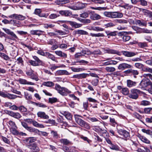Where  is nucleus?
<instances>
[{"label": "nucleus", "mask_w": 152, "mask_h": 152, "mask_svg": "<svg viewBox=\"0 0 152 152\" xmlns=\"http://www.w3.org/2000/svg\"><path fill=\"white\" fill-rule=\"evenodd\" d=\"M74 116L76 122L80 126L87 129H89L90 128V127L88 124L79 117H82L76 114Z\"/></svg>", "instance_id": "obj_1"}, {"label": "nucleus", "mask_w": 152, "mask_h": 152, "mask_svg": "<svg viewBox=\"0 0 152 152\" xmlns=\"http://www.w3.org/2000/svg\"><path fill=\"white\" fill-rule=\"evenodd\" d=\"M55 89L60 94L63 96H66L68 94L71 93V91L67 89L64 87H61L58 84H56Z\"/></svg>", "instance_id": "obj_2"}, {"label": "nucleus", "mask_w": 152, "mask_h": 152, "mask_svg": "<svg viewBox=\"0 0 152 152\" xmlns=\"http://www.w3.org/2000/svg\"><path fill=\"white\" fill-rule=\"evenodd\" d=\"M33 58L34 60H30L28 61V62L31 65L34 66H43L44 65V63L37 56H33Z\"/></svg>", "instance_id": "obj_3"}, {"label": "nucleus", "mask_w": 152, "mask_h": 152, "mask_svg": "<svg viewBox=\"0 0 152 152\" xmlns=\"http://www.w3.org/2000/svg\"><path fill=\"white\" fill-rule=\"evenodd\" d=\"M140 92L141 91L139 90L135 89H132L129 94V97L130 98L136 99L138 98Z\"/></svg>", "instance_id": "obj_4"}, {"label": "nucleus", "mask_w": 152, "mask_h": 152, "mask_svg": "<svg viewBox=\"0 0 152 152\" xmlns=\"http://www.w3.org/2000/svg\"><path fill=\"white\" fill-rule=\"evenodd\" d=\"M151 82L148 78H143L139 84V87L141 88H145L149 86Z\"/></svg>", "instance_id": "obj_5"}, {"label": "nucleus", "mask_w": 152, "mask_h": 152, "mask_svg": "<svg viewBox=\"0 0 152 152\" xmlns=\"http://www.w3.org/2000/svg\"><path fill=\"white\" fill-rule=\"evenodd\" d=\"M36 140L34 137H30L24 140V142L28 147L35 143L34 142Z\"/></svg>", "instance_id": "obj_6"}, {"label": "nucleus", "mask_w": 152, "mask_h": 152, "mask_svg": "<svg viewBox=\"0 0 152 152\" xmlns=\"http://www.w3.org/2000/svg\"><path fill=\"white\" fill-rule=\"evenodd\" d=\"M8 17L11 18H15L19 20H24L26 18V17L20 15L13 14L9 15Z\"/></svg>", "instance_id": "obj_7"}, {"label": "nucleus", "mask_w": 152, "mask_h": 152, "mask_svg": "<svg viewBox=\"0 0 152 152\" xmlns=\"http://www.w3.org/2000/svg\"><path fill=\"white\" fill-rule=\"evenodd\" d=\"M38 117L44 119H48L49 116L46 114L45 112L42 111H39L37 113Z\"/></svg>", "instance_id": "obj_8"}, {"label": "nucleus", "mask_w": 152, "mask_h": 152, "mask_svg": "<svg viewBox=\"0 0 152 152\" xmlns=\"http://www.w3.org/2000/svg\"><path fill=\"white\" fill-rule=\"evenodd\" d=\"M123 15L122 13L117 12H111L110 18H121L123 17Z\"/></svg>", "instance_id": "obj_9"}, {"label": "nucleus", "mask_w": 152, "mask_h": 152, "mask_svg": "<svg viewBox=\"0 0 152 152\" xmlns=\"http://www.w3.org/2000/svg\"><path fill=\"white\" fill-rule=\"evenodd\" d=\"M8 114L15 118L19 119L22 116L20 114L18 113H15L12 111H8Z\"/></svg>", "instance_id": "obj_10"}, {"label": "nucleus", "mask_w": 152, "mask_h": 152, "mask_svg": "<svg viewBox=\"0 0 152 152\" xmlns=\"http://www.w3.org/2000/svg\"><path fill=\"white\" fill-rule=\"evenodd\" d=\"M18 81L20 84L23 85H34L35 84L34 83L28 81L26 79L22 78H19Z\"/></svg>", "instance_id": "obj_11"}, {"label": "nucleus", "mask_w": 152, "mask_h": 152, "mask_svg": "<svg viewBox=\"0 0 152 152\" xmlns=\"http://www.w3.org/2000/svg\"><path fill=\"white\" fill-rule=\"evenodd\" d=\"M3 97H7L9 99H15L17 97L21 98V97L19 96H17L16 95L11 94L9 93L5 94L4 92V93Z\"/></svg>", "instance_id": "obj_12"}, {"label": "nucleus", "mask_w": 152, "mask_h": 152, "mask_svg": "<svg viewBox=\"0 0 152 152\" xmlns=\"http://www.w3.org/2000/svg\"><path fill=\"white\" fill-rule=\"evenodd\" d=\"M132 66L129 64L126 63H122L120 64L118 66V69L120 70H124L127 68H130Z\"/></svg>", "instance_id": "obj_13"}, {"label": "nucleus", "mask_w": 152, "mask_h": 152, "mask_svg": "<svg viewBox=\"0 0 152 152\" xmlns=\"http://www.w3.org/2000/svg\"><path fill=\"white\" fill-rule=\"evenodd\" d=\"M4 49V47L3 45L0 43V56L4 59H7L9 58V56L1 52Z\"/></svg>", "instance_id": "obj_14"}, {"label": "nucleus", "mask_w": 152, "mask_h": 152, "mask_svg": "<svg viewBox=\"0 0 152 152\" xmlns=\"http://www.w3.org/2000/svg\"><path fill=\"white\" fill-rule=\"evenodd\" d=\"M11 24L18 27H22L23 26V24L20 21L15 20H11Z\"/></svg>", "instance_id": "obj_15"}, {"label": "nucleus", "mask_w": 152, "mask_h": 152, "mask_svg": "<svg viewBox=\"0 0 152 152\" xmlns=\"http://www.w3.org/2000/svg\"><path fill=\"white\" fill-rule=\"evenodd\" d=\"M91 13L90 18L93 20H97L101 18V16L94 12H91Z\"/></svg>", "instance_id": "obj_16"}, {"label": "nucleus", "mask_w": 152, "mask_h": 152, "mask_svg": "<svg viewBox=\"0 0 152 152\" xmlns=\"http://www.w3.org/2000/svg\"><path fill=\"white\" fill-rule=\"evenodd\" d=\"M121 53H122L125 56L127 57H131L136 55L135 53L131 52L122 51Z\"/></svg>", "instance_id": "obj_17"}, {"label": "nucleus", "mask_w": 152, "mask_h": 152, "mask_svg": "<svg viewBox=\"0 0 152 152\" xmlns=\"http://www.w3.org/2000/svg\"><path fill=\"white\" fill-rule=\"evenodd\" d=\"M28 148L30 149L33 152H39V148L35 143L31 145Z\"/></svg>", "instance_id": "obj_18"}, {"label": "nucleus", "mask_w": 152, "mask_h": 152, "mask_svg": "<svg viewBox=\"0 0 152 152\" xmlns=\"http://www.w3.org/2000/svg\"><path fill=\"white\" fill-rule=\"evenodd\" d=\"M119 134L123 135L125 137L127 138L128 137L129 134V133L126 130L123 129H120L118 131Z\"/></svg>", "instance_id": "obj_19"}, {"label": "nucleus", "mask_w": 152, "mask_h": 152, "mask_svg": "<svg viewBox=\"0 0 152 152\" xmlns=\"http://www.w3.org/2000/svg\"><path fill=\"white\" fill-rule=\"evenodd\" d=\"M55 53L57 56L64 58H66L67 55L60 50H57L55 51Z\"/></svg>", "instance_id": "obj_20"}, {"label": "nucleus", "mask_w": 152, "mask_h": 152, "mask_svg": "<svg viewBox=\"0 0 152 152\" xmlns=\"http://www.w3.org/2000/svg\"><path fill=\"white\" fill-rule=\"evenodd\" d=\"M107 53L109 54H117L118 56H121V53L118 50L113 49H108L106 50Z\"/></svg>", "instance_id": "obj_21"}, {"label": "nucleus", "mask_w": 152, "mask_h": 152, "mask_svg": "<svg viewBox=\"0 0 152 152\" xmlns=\"http://www.w3.org/2000/svg\"><path fill=\"white\" fill-rule=\"evenodd\" d=\"M61 113L65 116V117L69 120H71L72 118V115L70 113L66 111H62Z\"/></svg>", "instance_id": "obj_22"}, {"label": "nucleus", "mask_w": 152, "mask_h": 152, "mask_svg": "<svg viewBox=\"0 0 152 152\" xmlns=\"http://www.w3.org/2000/svg\"><path fill=\"white\" fill-rule=\"evenodd\" d=\"M45 56L48 58L51 59L53 61H54L56 62H58V61L55 56L49 53L48 52H46V55Z\"/></svg>", "instance_id": "obj_23"}, {"label": "nucleus", "mask_w": 152, "mask_h": 152, "mask_svg": "<svg viewBox=\"0 0 152 152\" xmlns=\"http://www.w3.org/2000/svg\"><path fill=\"white\" fill-rule=\"evenodd\" d=\"M69 1V0H56L55 1V3L57 5H61L67 3Z\"/></svg>", "instance_id": "obj_24"}, {"label": "nucleus", "mask_w": 152, "mask_h": 152, "mask_svg": "<svg viewBox=\"0 0 152 152\" xmlns=\"http://www.w3.org/2000/svg\"><path fill=\"white\" fill-rule=\"evenodd\" d=\"M69 23L72 27L75 28L80 27L82 26V25L81 24L77 23L73 21H69Z\"/></svg>", "instance_id": "obj_25"}, {"label": "nucleus", "mask_w": 152, "mask_h": 152, "mask_svg": "<svg viewBox=\"0 0 152 152\" xmlns=\"http://www.w3.org/2000/svg\"><path fill=\"white\" fill-rule=\"evenodd\" d=\"M42 32V31L40 30H31L30 33L33 35H37L39 36L41 35V33Z\"/></svg>", "instance_id": "obj_26"}, {"label": "nucleus", "mask_w": 152, "mask_h": 152, "mask_svg": "<svg viewBox=\"0 0 152 152\" xmlns=\"http://www.w3.org/2000/svg\"><path fill=\"white\" fill-rule=\"evenodd\" d=\"M136 84V82L130 80H127V86L129 88L135 86Z\"/></svg>", "instance_id": "obj_27"}, {"label": "nucleus", "mask_w": 152, "mask_h": 152, "mask_svg": "<svg viewBox=\"0 0 152 152\" xmlns=\"http://www.w3.org/2000/svg\"><path fill=\"white\" fill-rule=\"evenodd\" d=\"M136 24L140 26H146L147 24L146 22V21H144L142 20V21L140 20H136Z\"/></svg>", "instance_id": "obj_28"}, {"label": "nucleus", "mask_w": 152, "mask_h": 152, "mask_svg": "<svg viewBox=\"0 0 152 152\" xmlns=\"http://www.w3.org/2000/svg\"><path fill=\"white\" fill-rule=\"evenodd\" d=\"M57 73L59 75H69L70 73L66 70H59L57 71Z\"/></svg>", "instance_id": "obj_29"}, {"label": "nucleus", "mask_w": 152, "mask_h": 152, "mask_svg": "<svg viewBox=\"0 0 152 152\" xmlns=\"http://www.w3.org/2000/svg\"><path fill=\"white\" fill-rule=\"evenodd\" d=\"M33 125L36 127H39L40 128H43L44 126L42 124H40L38 123L37 121L34 120H33L32 123Z\"/></svg>", "instance_id": "obj_30"}, {"label": "nucleus", "mask_w": 152, "mask_h": 152, "mask_svg": "<svg viewBox=\"0 0 152 152\" xmlns=\"http://www.w3.org/2000/svg\"><path fill=\"white\" fill-rule=\"evenodd\" d=\"M42 85L48 87H51L54 86V84L51 81L44 82Z\"/></svg>", "instance_id": "obj_31"}, {"label": "nucleus", "mask_w": 152, "mask_h": 152, "mask_svg": "<svg viewBox=\"0 0 152 152\" xmlns=\"http://www.w3.org/2000/svg\"><path fill=\"white\" fill-rule=\"evenodd\" d=\"M61 142L64 145H67L71 144V142L66 139H62L60 140Z\"/></svg>", "instance_id": "obj_32"}, {"label": "nucleus", "mask_w": 152, "mask_h": 152, "mask_svg": "<svg viewBox=\"0 0 152 152\" xmlns=\"http://www.w3.org/2000/svg\"><path fill=\"white\" fill-rule=\"evenodd\" d=\"M55 26V25L52 23H45L43 25V27L46 29L51 28Z\"/></svg>", "instance_id": "obj_33"}, {"label": "nucleus", "mask_w": 152, "mask_h": 152, "mask_svg": "<svg viewBox=\"0 0 152 152\" xmlns=\"http://www.w3.org/2000/svg\"><path fill=\"white\" fill-rule=\"evenodd\" d=\"M115 22L121 24H126L128 23V20L124 19H116L115 20Z\"/></svg>", "instance_id": "obj_34"}, {"label": "nucleus", "mask_w": 152, "mask_h": 152, "mask_svg": "<svg viewBox=\"0 0 152 152\" xmlns=\"http://www.w3.org/2000/svg\"><path fill=\"white\" fill-rule=\"evenodd\" d=\"M16 62H17V64L20 65L22 66H23L24 65V61L23 58L21 57H19L17 58Z\"/></svg>", "instance_id": "obj_35"}, {"label": "nucleus", "mask_w": 152, "mask_h": 152, "mask_svg": "<svg viewBox=\"0 0 152 152\" xmlns=\"http://www.w3.org/2000/svg\"><path fill=\"white\" fill-rule=\"evenodd\" d=\"M17 127H12L10 129V132L14 135H17L19 134V132L17 130Z\"/></svg>", "instance_id": "obj_36"}, {"label": "nucleus", "mask_w": 152, "mask_h": 152, "mask_svg": "<svg viewBox=\"0 0 152 152\" xmlns=\"http://www.w3.org/2000/svg\"><path fill=\"white\" fill-rule=\"evenodd\" d=\"M121 92L123 94L125 95H129V89L127 88H122Z\"/></svg>", "instance_id": "obj_37"}, {"label": "nucleus", "mask_w": 152, "mask_h": 152, "mask_svg": "<svg viewBox=\"0 0 152 152\" xmlns=\"http://www.w3.org/2000/svg\"><path fill=\"white\" fill-rule=\"evenodd\" d=\"M142 70L144 72H148L152 74V68L148 67H145L144 65Z\"/></svg>", "instance_id": "obj_38"}, {"label": "nucleus", "mask_w": 152, "mask_h": 152, "mask_svg": "<svg viewBox=\"0 0 152 152\" xmlns=\"http://www.w3.org/2000/svg\"><path fill=\"white\" fill-rule=\"evenodd\" d=\"M120 6L127 10H130L133 7L132 5H130L127 4H125L124 5Z\"/></svg>", "instance_id": "obj_39"}, {"label": "nucleus", "mask_w": 152, "mask_h": 152, "mask_svg": "<svg viewBox=\"0 0 152 152\" xmlns=\"http://www.w3.org/2000/svg\"><path fill=\"white\" fill-rule=\"evenodd\" d=\"M33 104H34V105H35L39 107H41L42 108H45L47 107V106L45 104L42 103H37L35 102H33Z\"/></svg>", "instance_id": "obj_40"}, {"label": "nucleus", "mask_w": 152, "mask_h": 152, "mask_svg": "<svg viewBox=\"0 0 152 152\" xmlns=\"http://www.w3.org/2000/svg\"><path fill=\"white\" fill-rule=\"evenodd\" d=\"M110 148L112 150L118 151L119 150V147L117 145H114L113 143L110 145Z\"/></svg>", "instance_id": "obj_41"}, {"label": "nucleus", "mask_w": 152, "mask_h": 152, "mask_svg": "<svg viewBox=\"0 0 152 152\" xmlns=\"http://www.w3.org/2000/svg\"><path fill=\"white\" fill-rule=\"evenodd\" d=\"M76 33L77 34L81 35H87L88 34V33L87 31L81 30L76 31Z\"/></svg>", "instance_id": "obj_42"}, {"label": "nucleus", "mask_w": 152, "mask_h": 152, "mask_svg": "<svg viewBox=\"0 0 152 152\" xmlns=\"http://www.w3.org/2000/svg\"><path fill=\"white\" fill-rule=\"evenodd\" d=\"M105 70L108 72H114L115 70V69L113 67H106Z\"/></svg>", "instance_id": "obj_43"}, {"label": "nucleus", "mask_w": 152, "mask_h": 152, "mask_svg": "<svg viewBox=\"0 0 152 152\" xmlns=\"http://www.w3.org/2000/svg\"><path fill=\"white\" fill-rule=\"evenodd\" d=\"M9 127L10 128L16 127V124L14 122L11 121H10L8 122Z\"/></svg>", "instance_id": "obj_44"}, {"label": "nucleus", "mask_w": 152, "mask_h": 152, "mask_svg": "<svg viewBox=\"0 0 152 152\" xmlns=\"http://www.w3.org/2000/svg\"><path fill=\"white\" fill-rule=\"evenodd\" d=\"M71 69L72 71L75 72L82 71L84 70V69L81 68H74L73 67H71Z\"/></svg>", "instance_id": "obj_45"}, {"label": "nucleus", "mask_w": 152, "mask_h": 152, "mask_svg": "<svg viewBox=\"0 0 152 152\" xmlns=\"http://www.w3.org/2000/svg\"><path fill=\"white\" fill-rule=\"evenodd\" d=\"M139 46L142 48H145L148 47L147 43L146 42H140L138 44Z\"/></svg>", "instance_id": "obj_46"}, {"label": "nucleus", "mask_w": 152, "mask_h": 152, "mask_svg": "<svg viewBox=\"0 0 152 152\" xmlns=\"http://www.w3.org/2000/svg\"><path fill=\"white\" fill-rule=\"evenodd\" d=\"M90 36L92 37H104V35L103 34L99 33L98 34L90 33Z\"/></svg>", "instance_id": "obj_47"}, {"label": "nucleus", "mask_w": 152, "mask_h": 152, "mask_svg": "<svg viewBox=\"0 0 152 152\" xmlns=\"http://www.w3.org/2000/svg\"><path fill=\"white\" fill-rule=\"evenodd\" d=\"M140 139L142 141L146 143L149 144L150 143V141L144 136H141Z\"/></svg>", "instance_id": "obj_48"}, {"label": "nucleus", "mask_w": 152, "mask_h": 152, "mask_svg": "<svg viewBox=\"0 0 152 152\" xmlns=\"http://www.w3.org/2000/svg\"><path fill=\"white\" fill-rule=\"evenodd\" d=\"M105 33L107 36H113L116 35V31H115L110 32L109 31H106Z\"/></svg>", "instance_id": "obj_49"}, {"label": "nucleus", "mask_w": 152, "mask_h": 152, "mask_svg": "<svg viewBox=\"0 0 152 152\" xmlns=\"http://www.w3.org/2000/svg\"><path fill=\"white\" fill-rule=\"evenodd\" d=\"M79 74V79L85 78L87 76H89V75L87 73H83Z\"/></svg>", "instance_id": "obj_50"}, {"label": "nucleus", "mask_w": 152, "mask_h": 152, "mask_svg": "<svg viewBox=\"0 0 152 152\" xmlns=\"http://www.w3.org/2000/svg\"><path fill=\"white\" fill-rule=\"evenodd\" d=\"M134 66L136 68L140 69L142 70L144 65L141 63H137L135 64Z\"/></svg>", "instance_id": "obj_51"}, {"label": "nucleus", "mask_w": 152, "mask_h": 152, "mask_svg": "<svg viewBox=\"0 0 152 152\" xmlns=\"http://www.w3.org/2000/svg\"><path fill=\"white\" fill-rule=\"evenodd\" d=\"M144 148L145 150H144L141 149L140 148H138L137 150V151L138 152H149L150 150L147 147H144Z\"/></svg>", "instance_id": "obj_52"}, {"label": "nucleus", "mask_w": 152, "mask_h": 152, "mask_svg": "<svg viewBox=\"0 0 152 152\" xmlns=\"http://www.w3.org/2000/svg\"><path fill=\"white\" fill-rule=\"evenodd\" d=\"M51 133L53 137L55 138H58V135L56 131H52L51 132Z\"/></svg>", "instance_id": "obj_53"}, {"label": "nucleus", "mask_w": 152, "mask_h": 152, "mask_svg": "<svg viewBox=\"0 0 152 152\" xmlns=\"http://www.w3.org/2000/svg\"><path fill=\"white\" fill-rule=\"evenodd\" d=\"M26 129L31 132H36V130L35 129L30 126H28Z\"/></svg>", "instance_id": "obj_54"}, {"label": "nucleus", "mask_w": 152, "mask_h": 152, "mask_svg": "<svg viewBox=\"0 0 152 152\" xmlns=\"http://www.w3.org/2000/svg\"><path fill=\"white\" fill-rule=\"evenodd\" d=\"M1 139L3 142L5 143L9 144L10 143V141L5 137L1 136Z\"/></svg>", "instance_id": "obj_55"}, {"label": "nucleus", "mask_w": 152, "mask_h": 152, "mask_svg": "<svg viewBox=\"0 0 152 152\" xmlns=\"http://www.w3.org/2000/svg\"><path fill=\"white\" fill-rule=\"evenodd\" d=\"M80 137L84 140L87 141L88 143H90L91 142V141L87 137H84L83 136L81 135L80 136Z\"/></svg>", "instance_id": "obj_56"}, {"label": "nucleus", "mask_w": 152, "mask_h": 152, "mask_svg": "<svg viewBox=\"0 0 152 152\" xmlns=\"http://www.w3.org/2000/svg\"><path fill=\"white\" fill-rule=\"evenodd\" d=\"M142 131L146 134L152 135V132L150 130H146L145 129H142Z\"/></svg>", "instance_id": "obj_57"}, {"label": "nucleus", "mask_w": 152, "mask_h": 152, "mask_svg": "<svg viewBox=\"0 0 152 152\" xmlns=\"http://www.w3.org/2000/svg\"><path fill=\"white\" fill-rule=\"evenodd\" d=\"M91 1L95 4H102L104 3L103 0H91Z\"/></svg>", "instance_id": "obj_58"}, {"label": "nucleus", "mask_w": 152, "mask_h": 152, "mask_svg": "<svg viewBox=\"0 0 152 152\" xmlns=\"http://www.w3.org/2000/svg\"><path fill=\"white\" fill-rule=\"evenodd\" d=\"M130 39V37L129 36H124L122 37L123 40L124 42L128 41Z\"/></svg>", "instance_id": "obj_59"}, {"label": "nucleus", "mask_w": 152, "mask_h": 152, "mask_svg": "<svg viewBox=\"0 0 152 152\" xmlns=\"http://www.w3.org/2000/svg\"><path fill=\"white\" fill-rule=\"evenodd\" d=\"M24 96L25 98L27 100H30L32 99L31 95L29 94L27 92H24Z\"/></svg>", "instance_id": "obj_60"}, {"label": "nucleus", "mask_w": 152, "mask_h": 152, "mask_svg": "<svg viewBox=\"0 0 152 152\" xmlns=\"http://www.w3.org/2000/svg\"><path fill=\"white\" fill-rule=\"evenodd\" d=\"M10 35L12 37L11 39L13 40H15L16 39H18V37L12 31L11 32Z\"/></svg>", "instance_id": "obj_61"}, {"label": "nucleus", "mask_w": 152, "mask_h": 152, "mask_svg": "<svg viewBox=\"0 0 152 152\" xmlns=\"http://www.w3.org/2000/svg\"><path fill=\"white\" fill-rule=\"evenodd\" d=\"M58 99L56 98H49V102L50 103H54L56 102Z\"/></svg>", "instance_id": "obj_62"}, {"label": "nucleus", "mask_w": 152, "mask_h": 152, "mask_svg": "<svg viewBox=\"0 0 152 152\" xmlns=\"http://www.w3.org/2000/svg\"><path fill=\"white\" fill-rule=\"evenodd\" d=\"M18 109L21 112H26L27 111V109L23 106L18 107Z\"/></svg>", "instance_id": "obj_63"}, {"label": "nucleus", "mask_w": 152, "mask_h": 152, "mask_svg": "<svg viewBox=\"0 0 152 152\" xmlns=\"http://www.w3.org/2000/svg\"><path fill=\"white\" fill-rule=\"evenodd\" d=\"M96 147L95 148L96 152H101V147L99 145H96Z\"/></svg>", "instance_id": "obj_64"}]
</instances>
